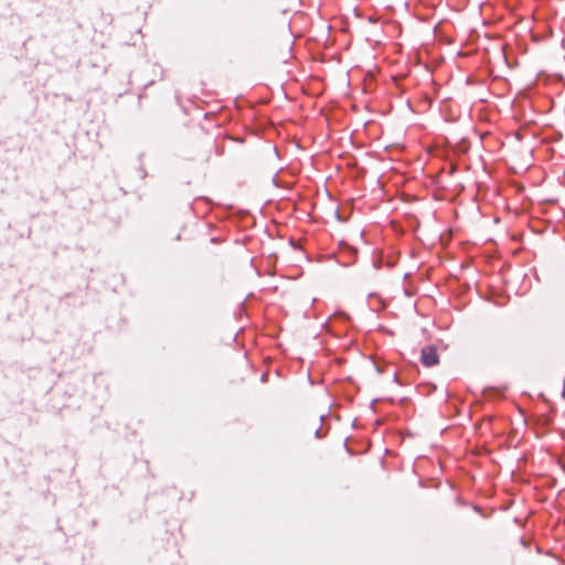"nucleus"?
Instances as JSON below:
<instances>
[{
	"label": "nucleus",
	"mask_w": 565,
	"mask_h": 565,
	"mask_svg": "<svg viewBox=\"0 0 565 565\" xmlns=\"http://www.w3.org/2000/svg\"><path fill=\"white\" fill-rule=\"evenodd\" d=\"M420 361L427 367L437 365L439 363V356L436 348L433 345L424 347L422 349Z\"/></svg>",
	"instance_id": "obj_1"
}]
</instances>
